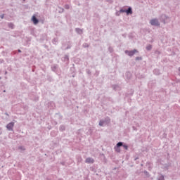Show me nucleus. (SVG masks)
I'll list each match as a JSON object with an SVG mask.
<instances>
[{"mask_svg": "<svg viewBox=\"0 0 180 180\" xmlns=\"http://www.w3.org/2000/svg\"><path fill=\"white\" fill-rule=\"evenodd\" d=\"M125 53L126 54H128L129 57H131V56H134V54L137 53V50L134 49V51H126Z\"/></svg>", "mask_w": 180, "mask_h": 180, "instance_id": "f03ea898", "label": "nucleus"}, {"mask_svg": "<svg viewBox=\"0 0 180 180\" xmlns=\"http://www.w3.org/2000/svg\"><path fill=\"white\" fill-rule=\"evenodd\" d=\"M1 18L4 19V15H1Z\"/></svg>", "mask_w": 180, "mask_h": 180, "instance_id": "ddd939ff", "label": "nucleus"}, {"mask_svg": "<svg viewBox=\"0 0 180 180\" xmlns=\"http://www.w3.org/2000/svg\"><path fill=\"white\" fill-rule=\"evenodd\" d=\"M120 12H126V10L122 9V10H120Z\"/></svg>", "mask_w": 180, "mask_h": 180, "instance_id": "f8f14e48", "label": "nucleus"}, {"mask_svg": "<svg viewBox=\"0 0 180 180\" xmlns=\"http://www.w3.org/2000/svg\"><path fill=\"white\" fill-rule=\"evenodd\" d=\"M32 21L33 22L34 25H37V23H39V20H37L35 15L32 16Z\"/></svg>", "mask_w": 180, "mask_h": 180, "instance_id": "39448f33", "label": "nucleus"}, {"mask_svg": "<svg viewBox=\"0 0 180 180\" xmlns=\"http://www.w3.org/2000/svg\"><path fill=\"white\" fill-rule=\"evenodd\" d=\"M122 146H123V143H122V142H119V143L117 144V147H122Z\"/></svg>", "mask_w": 180, "mask_h": 180, "instance_id": "0eeeda50", "label": "nucleus"}, {"mask_svg": "<svg viewBox=\"0 0 180 180\" xmlns=\"http://www.w3.org/2000/svg\"><path fill=\"white\" fill-rule=\"evenodd\" d=\"M146 49H148V50H151V45H148V46L146 47Z\"/></svg>", "mask_w": 180, "mask_h": 180, "instance_id": "1a4fd4ad", "label": "nucleus"}, {"mask_svg": "<svg viewBox=\"0 0 180 180\" xmlns=\"http://www.w3.org/2000/svg\"><path fill=\"white\" fill-rule=\"evenodd\" d=\"M125 13H127V15L133 13V11H131V8H129L127 10H126Z\"/></svg>", "mask_w": 180, "mask_h": 180, "instance_id": "423d86ee", "label": "nucleus"}, {"mask_svg": "<svg viewBox=\"0 0 180 180\" xmlns=\"http://www.w3.org/2000/svg\"><path fill=\"white\" fill-rule=\"evenodd\" d=\"M158 180H164V176H161Z\"/></svg>", "mask_w": 180, "mask_h": 180, "instance_id": "9b49d317", "label": "nucleus"}, {"mask_svg": "<svg viewBox=\"0 0 180 180\" xmlns=\"http://www.w3.org/2000/svg\"><path fill=\"white\" fill-rule=\"evenodd\" d=\"M99 124H100V126H103V121H100Z\"/></svg>", "mask_w": 180, "mask_h": 180, "instance_id": "9d476101", "label": "nucleus"}, {"mask_svg": "<svg viewBox=\"0 0 180 180\" xmlns=\"http://www.w3.org/2000/svg\"><path fill=\"white\" fill-rule=\"evenodd\" d=\"M123 147L125 150H128L129 146H127V145H123Z\"/></svg>", "mask_w": 180, "mask_h": 180, "instance_id": "6e6552de", "label": "nucleus"}, {"mask_svg": "<svg viewBox=\"0 0 180 180\" xmlns=\"http://www.w3.org/2000/svg\"><path fill=\"white\" fill-rule=\"evenodd\" d=\"M94 162L95 160H94V158H87L85 160L86 164H94Z\"/></svg>", "mask_w": 180, "mask_h": 180, "instance_id": "7ed1b4c3", "label": "nucleus"}, {"mask_svg": "<svg viewBox=\"0 0 180 180\" xmlns=\"http://www.w3.org/2000/svg\"><path fill=\"white\" fill-rule=\"evenodd\" d=\"M150 23L152 25V26H160V22H158V20L157 19L151 20Z\"/></svg>", "mask_w": 180, "mask_h": 180, "instance_id": "f257e3e1", "label": "nucleus"}, {"mask_svg": "<svg viewBox=\"0 0 180 180\" xmlns=\"http://www.w3.org/2000/svg\"><path fill=\"white\" fill-rule=\"evenodd\" d=\"M15 125V123L13 122H10L9 124H7L6 127L8 130H12L13 129V126Z\"/></svg>", "mask_w": 180, "mask_h": 180, "instance_id": "20e7f679", "label": "nucleus"}, {"mask_svg": "<svg viewBox=\"0 0 180 180\" xmlns=\"http://www.w3.org/2000/svg\"><path fill=\"white\" fill-rule=\"evenodd\" d=\"M19 53H20V50H18Z\"/></svg>", "mask_w": 180, "mask_h": 180, "instance_id": "2eb2a0df", "label": "nucleus"}, {"mask_svg": "<svg viewBox=\"0 0 180 180\" xmlns=\"http://www.w3.org/2000/svg\"><path fill=\"white\" fill-rule=\"evenodd\" d=\"M117 151L118 153H120V150H117Z\"/></svg>", "mask_w": 180, "mask_h": 180, "instance_id": "4468645a", "label": "nucleus"}]
</instances>
